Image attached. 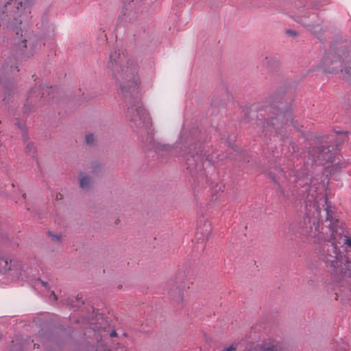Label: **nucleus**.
<instances>
[{
    "label": "nucleus",
    "instance_id": "obj_1",
    "mask_svg": "<svg viewBox=\"0 0 351 351\" xmlns=\"http://www.w3.org/2000/svg\"><path fill=\"white\" fill-rule=\"evenodd\" d=\"M106 67L109 72H111L112 75L119 82L123 93H137L138 79L136 75L137 65L135 62L115 51L110 53Z\"/></svg>",
    "mask_w": 351,
    "mask_h": 351
},
{
    "label": "nucleus",
    "instance_id": "obj_2",
    "mask_svg": "<svg viewBox=\"0 0 351 351\" xmlns=\"http://www.w3.org/2000/svg\"><path fill=\"white\" fill-rule=\"evenodd\" d=\"M126 117L137 127H149L151 125V118L147 111L142 106L138 97H135L128 107Z\"/></svg>",
    "mask_w": 351,
    "mask_h": 351
},
{
    "label": "nucleus",
    "instance_id": "obj_3",
    "mask_svg": "<svg viewBox=\"0 0 351 351\" xmlns=\"http://www.w3.org/2000/svg\"><path fill=\"white\" fill-rule=\"evenodd\" d=\"M309 154L312 157V160L318 161L320 165L324 164V162H330L332 167L337 166L338 168L344 167L343 162H336V156L328 147H318L314 148Z\"/></svg>",
    "mask_w": 351,
    "mask_h": 351
},
{
    "label": "nucleus",
    "instance_id": "obj_4",
    "mask_svg": "<svg viewBox=\"0 0 351 351\" xmlns=\"http://www.w3.org/2000/svg\"><path fill=\"white\" fill-rule=\"evenodd\" d=\"M281 114H278L276 117H269L263 124L264 131L274 133L277 136H283L282 132L285 124L280 121Z\"/></svg>",
    "mask_w": 351,
    "mask_h": 351
},
{
    "label": "nucleus",
    "instance_id": "obj_5",
    "mask_svg": "<svg viewBox=\"0 0 351 351\" xmlns=\"http://www.w3.org/2000/svg\"><path fill=\"white\" fill-rule=\"evenodd\" d=\"M211 224L207 220H202L199 222L197 228V233L200 234L203 239L208 238L211 232Z\"/></svg>",
    "mask_w": 351,
    "mask_h": 351
},
{
    "label": "nucleus",
    "instance_id": "obj_6",
    "mask_svg": "<svg viewBox=\"0 0 351 351\" xmlns=\"http://www.w3.org/2000/svg\"><path fill=\"white\" fill-rule=\"evenodd\" d=\"M184 291L182 289L176 287L169 292L170 298L177 302H181L183 300Z\"/></svg>",
    "mask_w": 351,
    "mask_h": 351
},
{
    "label": "nucleus",
    "instance_id": "obj_7",
    "mask_svg": "<svg viewBox=\"0 0 351 351\" xmlns=\"http://www.w3.org/2000/svg\"><path fill=\"white\" fill-rule=\"evenodd\" d=\"M80 186L82 189H88L90 185V178L87 175L81 173L79 175Z\"/></svg>",
    "mask_w": 351,
    "mask_h": 351
},
{
    "label": "nucleus",
    "instance_id": "obj_8",
    "mask_svg": "<svg viewBox=\"0 0 351 351\" xmlns=\"http://www.w3.org/2000/svg\"><path fill=\"white\" fill-rule=\"evenodd\" d=\"M248 351H279V350L273 344H264L258 349L256 347L250 348Z\"/></svg>",
    "mask_w": 351,
    "mask_h": 351
},
{
    "label": "nucleus",
    "instance_id": "obj_9",
    "mask_svg": "<svg viewBox=\"0 0 351 351\" xmlns=\"http://www.w3.org/2000/svg\"><path fill=\"white\" fill-rule=\"evenodd\" d=\"M332 64H335V66H333L332 67H329L328 69V71L330 72V73H336L338 71H342V69H341V62H332Z\"/></svg>",
    "mask_w": 351,
    "mask_h": 351
},
{
    "label": "nucleus",
    "instance_id": "obj_10",
    "mask_svg": "<svg viewBox=\"0 0 351 351\" xmlns=\"http://www.w3.org/2000/svg\"><path fill=\"white\" fill-rule=\"evenodd\" d=\"M101 171V167L99 165H95L94 169L90 171V174L93 177L97 176Z\"/></svg>",
    "mask_w": 351,
    "mask_h": 351
},
{
    "label": "nucleus",
    "instance_id": "obj_11",
    "mask_svg": "<svg viewBox=\"0 0 351 351\" xmlns=\"http://www.w3.org/2000/svg\"><path fill=\"white\" fill-rule=\"evenodd\" d=\"M313 226L315 227V232H313V237H318L319 238H320L321 237L319 236V234H320V232L319 230V222L317 221V223L314 222L313 223Z\"/></svg>",
    "mask_w": 351,
    "mask_h": 351
},
{
    "label": "nucleus",
    "instance_id": "obj_12",
    "mask_svg": "<svg viewBox=\"0 0 351 351\" xmlns=\"http://www.w3.org/2000/svg\"><path fill=\"white\" fill-rule=\"evenodd\" d=\"M26 151H27V152L34 154V151H35V147H34V145L32 143H29L27 145V147H26Z\"/></svg>",
    "mask_w": 351,
    "mask_h": 351
},
{
    "label": "nucleus",
    "instance_id": "obj_13",
    "mask_svg": "<svg viewBox=\"0 0 351 351\" xmlns=\"http://www.w3.org/2000/svg\"><path fill=\"white\" fill-rule=\"evenodd\" d=\"M86 141L88 144H91L94 141V136L92 134H87L86 136Z\"/></svg>",
    "mask_w": 351,
    "mask_h": 351
},
{
    "label": "nucleus",
    "instance_id": "obj_14",
    "mask_svg": "<svg viewBox=\"0 0 351 351\" xmlns=\"http://www.w3.org/2000/svg\"><path fill=\"white\" fill-rule=\"evenodd\" d=\"M346 73L348 75V77H350L349 81L351 82V62L350 63L349 66L346 69Z\"/></svg>",
    "mask_w": 351,
    "mask_h": 351
},
{
    "label": "nucleus",
    "instance_id": "obj_15",
    "mask_svg": "<svg viewBox=\"0 0 351 351\" xmlns=\"http://www.w3.org/2000/svg\"><path fill=\"white\" fill-rule=\"evenodd\" d=\"M236 350H237V346L234 345H232L228 348H226L225 349H223L221 351H236Z\"/></svg>",
    "mask_w": 351,
    "mask_h": 351
},
{
    "label": "nucleus",
    "instance_id": "obj_16",
    "mask_svg": "<svg viewBox=\"0 0 351 351\" xmlns=\"http://www.w3.org/2000/svg\"><path fill=\"white\" fill-rule=\"evenodd\" d=\"M344 241H345V243L346 245L351 247V239L350 238L346 237V238L344 239Z\"/></svg>",
    "mask_w": 351,
    "mask_h": 351
},
{
    "label": "nucleus",
    "instance_id": "obj_17",
    "mask_svg": "<svg viewBox=\"0 0 351 351\" xmlns=\"http://www.w3.org/2000/svg\"><path fill=\"white\" fill-rule=\"evenodd\" d=\"M117 332H116V331H115V330H113V331H112V332L110 333V337H117Z\"/></svg>",
    "mask_w": 351,
    "mask_h": 351
},
{
    "label": "nucleus",
    "instance_id": "obj_18",
    "mask_svg": "<svg viewBox=\"0 0 351 351\" xmlns=\"http://www.w3.org/2000/svg\"><path fill=\"white\" fill-rule=\"evenodd\" d=\"M5 264V265H8V261L7 260H1L0 261V265H2L3 264Z\"/></svg>",
    "mask_w": 351,
    "mask_h": 351
},
{
    "label": "nucleus",
    "instance_id": "obj_19",
    "mask_svg": "<svg viewBox=\"0 0 351 351\" xmlns=\"http://www.w3.org/2000/svg\"><path fill=\"white\" fill-rule=\"evenodd\" d=\"M40 88H34L31 92H30V95H32L33 93H34L37 90L40 89Z\"/></svg>",
    "mask_w": 351,
    "mask_h": 351
},
{
    "label": "nucleus",
    "instance_id": "obj_20",
    "mask_svg": "<svg viewBox=\"0 0 351 351\" xmlns=\"http://www.w3.org/2000/svg\"><path fill=\"white\" fill-rule=\"evenodd\" d=\"M62 197H63V196H62V195L61 193H58V194H57V195H56V198H57V199H62Z\"/></svg>",
    "mask_w": 351,
    "mask_h": 351
},
{
    "label": "nucleus",
    "instance_id": "obj_21",
    "mask_svg": "<svg viewBox=\"0 0 351 351\" xmlns=\"http://www.w3.org/2000/svg\"><path fill=\"white\" fill-rule=\"evenodd\" d=\"M93 329L95 331H97V332H99V330H100V329H99V327H97V326H94L93 327Z\"/></svg>",
    "mask_w": 351,
    "mask_h": 351
},
{
    "label": "nucleus",
    "instance_id": "obj_22",
    "mask_svg": "<svg viewBox=\"0 0 351 351\" xmlns=\"http://www.w3.org/2000/svg\"><path fill=\"white\" fill-rule=\"evenodd\" d=\"M287 32L288 34H291V35H295V32L293 31V30H288Z\"/></svg>",
    "mask_w": 351,
    "mask_h": 351
},
{
    "label": "nucleus",
    "instance_id": "obj_23",
    "mask_svg": "<svg viewBox=\"0 0 351 351\" xmlns=\"http://www.w3.org/2000/svg\"><path fill=\"white\" fill-rule=\"evenodd\" d=\"M53 239L54 240L59 241L60 239V237L59 236H53Z\"/></svg>",
    "mask_w": 351,
    "mask_h": 351
},
{
    "label": "nucleus",
    "instance_id": "obj_24",
    "mask_svg": "<svg viewBox=\"0 0 351 351\" xmlns=\"http://www.w3.org/2000/svg\"><path fill=\"white\" fill-rule=\"evenodd\" d=\"M327 215H328L327 220H329V213H328V210H327Z\"/></svg>",
    "mask_w": 351,
    "mask_h": 351
},
{
    "label": "nucleus",
    "instance_id": "obj_25",
    "mask_svg": "<svg viewBox=\"0 0 351 351\" xmlns=\"http://www.w3.org/2000/svg\"><path fill=\"white\" fill-rule=\"evenodd\" d=\"M52 294L54 295V298H55V300H57V297H56V295H55L54 292H52Z\"/></svg>",
    "mask_w": 351,
    "mask_h": 351
},
{
    "label": "nucleus",
    "instance_id": "obj_26",
    "mask_svg": "<svg viewBox=\"0 0 351 351\" xmlns=\"http://www.w3.org/2000/svg\"><path fill=\"white\" fill-rule=\"evenodd\" d=\"M26 195H26V193H23V198H25V197H26Z\"/></svg>",
    "mask_w": 351,
    "mask_h": 351
},
{
    "label": "nucleus",
    "instance_id": "obj_27",
    "mask_svg": "<svg viewBox=\"0 0 351 351\" xmlns=\"http://www.w3.org/2000/svg\"><path fill=\"white\" fill-rule=\"evenodd\" d=\"M34 348H36H36H39V346H38V345H36V344H34Z\"/></svg>",
    "mask_w": 351,
    "mask_h": 351
},
{
    "label": "nucleus",
    "instance_id": "obj_28",
    "mask_svg": "<svg viewBox=\"0 0 351 351\" xmlns=\"http://www.w3.org/2000/svg\"><path fill=\"white\" fill-rule=\"evenodd\" d=\"M23 43H25V44H24V47H26V44H25V43H26V40H24L23 41Z\"/></svg>",
    "mask_w": 351,
    "mask_h": 351
},
{
    "label": "nucleus",
    "instance_id": "obj_29",
    "mask_svg": "<svg viewBox=\"0 0 351 351\" xmlns=\"http://www.w3.org/2000/svg\"><path fill=\"white\" fill-rule=\"evenodd\" d=\"M42 284H43L44 286H46V285H47V283H46V282H42Z\"/></svg>",
    "mask_w": 351,
    "mask_h": 351
},
{
    "label": "nucleus",
    "instance_id": "obj_30",
    "mask_svg": "<svg viewBox=\"0 0 351 351\" xmlns=\"http://www.w3.org/2000/svg\"><path fill=\"white\" fill-rule=\"evenodd\" d=\"M44 89H45V87H42V90H44ZM45 89H46V90H47V89H48V88H47V87H46V88H45Z\"/></svg>",
    "mask_w": 351,
    "mask_h": 351
},
{
    "label": "nucleus",
    "instance_id": "obj_31",
    "mask_svg": "<svg viewBox=\"0 0 351 351\" xmlns=\"http://www.w3.org/2000/svg\"><path fill=\"white\" fill-rule=\"evenodd\" d=\"M327 64H328V63H327V60H324V64H326V65Z\"/></svg>",
    "mask_w": 351,
    "mask_h": 351
}]
</instances>
